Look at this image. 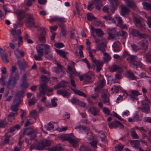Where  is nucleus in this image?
I'll return each instance as SVG.
<instances>
[{
    "mask_svg": "<svg viewBox=\"0 0 151 151\" xmlns=\"http://www.w3.org/2000/svg\"><path fill=\"white\" fill-rule=\"evenodd\" d=\"M104 57H103V59L104 60V63H108V61L111 59V57L108 53L106 52L104 53Z\"/></svg>",
    "mask_w": 151,
    "mask_h": 151,
    "instance_id": "58836bf2",
    "label": "nucleus"
},
{
    "mask_svg": "<svg viewBox=\"0 0 151 151\" xmlns=\"http://www.w3.org/2000/svg\"><path fill=\"white\" fill-rule=\"evenodd\" d=\"M131 47L134 51L136 52L140 49V48L139 47L138 45L134 43L131 45Z\"/></svg>",
    "mask_w": 151,
    "mask_h": 151,
    "instance_id": "09e8293b",
    "label": "nucleus"
},
{
    "mask_svg": "<svg viewBox=\"0 0 151 151\" xmlns=\"http://www.w3.org/2000/svg\"><path fill=\"white\" fill-rule=\"evenodd\" d=\"M106 47V45L103 42H101L100 44L97 45L96 50L98 51H101L102 52H105V48Z\"/></svg>",
    "mask_w": 151,
    "mask_h": 151,
    "instance_id": "a878e982",
    "label": "nucleus"
},
{
    "mask_svg": "<svg viewBox=\"0 0 151 151\" xmlns=\"http://www.w3.org/2000/svg\"><path fill=\"white\" fill-rule=\"evenodd\" d=\"M58 94L61 95L64 97L69 98L70 93L68 92L66 90H59L57 91Z\"/></svg>",
    "mask_w": 151,
    "mask_h": 151,
    "instance_id": "6ab92c4d",
    "label": "nucleus"
},
{
    "mask_svg": "<svg viewBox=\"0 0 151 151\" xmlns=\"http://www.w3.org/2000/svg\"><path fill=\"white\" fill-rule=\"evenodd\" d=\"M126 76L128 78H131V80H135L136 79V77L134 75L132 72H131L130 71H127Z\"/></svg>",
    "mask_w": 151,
    "mask_h": 151,
    "instance_id": "79ce46f5",
    "label": "nucleus"
},
{
    "mask_svg": "<svg viewBox=\"0 0 151 151\" xmlns=\"http://www.w3.org/2000/svg\"><path fill=\"white\" fill-rule=\"evenodd\" d=\"M27 74L26 73H24L21 79L22 83L20 84L19 86L22 89L26 90L29 85L27 79Z\"/></svg>",
    "mask_w": 151,
    "mask_h": 151,
    "instance_id": "0eeeda50",
    "label": "nucleus"
},
{
    "mask_svg": "<svg viewBox=\"0 0 151 151\" xmlns=\"http://www.w3.org/2000/svg\"><path fill=\"white\" fill-rule=\"evenodd\" d=\"M93 76V72L91 71L84 74V80L88 81L92 79V77Z\"/></svg>",
    "mask_w": 151,
    "mask_h": 151,
    "instance_id": "473e14b6",
    "label": "nucleus"
},
{
    "mask_svg": "<svg viewBox=\"0 0 151 151\" xmlns=\"http://www.w3.org/2000/svg\"><path fill=\"white\" fill-rule=\"evenodd\" d=\"M120 67L117 65H113L111 68V69L113 72H114L120 69Z\"/></svg>",
    "mask_w": 151,
    "mask_h": 151,
    "instance_id": "338daca9",
    "label": "nucleus"
},
{
    "mask_svg": "<svg viewBox=\"0 0 151 151\" xmlns=\"http://www.w3.org/2000/svg\"><path fill=\"white\" fill-rule=\"evenodd\" d=\"M55 51L60 56L66 59H68L66 55L68 54V52H66L64 50H60L58 49H55Z\"/></svg>",
    "mask_w": 151,
    "mask_h": 151,
    "instance_id": "cd10ccee",
    "label": "nucleus"
},
{
    "mask_svg": "<svg viewBox=\"0 0 151 151\" xmlns=\"http://www.w3.org/2000/svg\"><path fill=\"white\" fill-rule=\"evenodd\" d=\"M110 2L111 6L114 7L115 9V8L117 6L119 2L118 0H109Z\"/></svg>",
    "mask_w": 151,
    "mask_h": 151,
    "instance_id": "ea45409f",
    "label": "nucleus"
},
{
    "mask_svg": "<svg viewBox=\"0 0 151 151\" xmlns=\"http://www.w3.org/2000/svg\"><path fill=\"white\" fill-rule=\"evenodd\" d=\"M70 38L77 40L78 37V35L75 30L73 29H72V30L70 31Z\"/></svg>",
    "mask_w": 151,
    "mask_h": 151,
    "instance_id": "2f4dec72",
    "label": "nucleus"
},
{
    "mask_svg": "<svg viewBox=\"0 0 151 151\" xmlns=\"http://www.w3.org/2000/svg\"><path fill=\"white\" fill-rule=\"evenodd\" d=\"M37 132L36 130L31 128H25L23 131V134L21 135L19 139L21 140L22 137L25 135H27L29 137V140L32 141L34 140L37 137Z\"/></svg>",
    "mask_w": 151,
    "mask_h": 151,
    "instance_id": "f03ea898",
    "label": "nucleus"
},
{
    "mask_svg": "<svg viewBox=\"0 0 151 151\" xmlns=\"http://www.w3.org/2000/svg\"><path fill=\"white\" fill-rule=\"evenodd\" d=\"M115 10L114 7H112L111 6H105L102 9V10L104 12L108 13L110 15L113 14Z\"/></svg>",
    "mask_w": 151,
    "mask_h": 151,
    "instance_id": "dca6fc26",
    "label": "nucleus"
},
{
    "mask_svg": "<svg viewBox=\"0 0 151 151\" xmlns=\"http://www.w3.org/2000/svg\"><path fill=\"white\" fill-rule=\"evenodd\" d=\"M98 142V141L96 139H94V140H92L90 142V144L92 147L95 148H96L97 147V144Z\"/></svg>",
    "mask_w": 151,
    "mask_h": 151,
    "instance_id": "de8ad7c7",
    "label": "nucleus"
},
{
    "mask_svg": "<svg viewBox=\"0 0 151 151\" xmlns=\"http://www.w3.org/2000/svg\"><path fill=\"white\" fill-rule=\"evenodd\" d=\"M129 33L134 37H139L140 32L136 29L130 28L129 29Z\"/></svg>",
    "mask_w": 151,
    "mask_h": 151,
    "instance_id": "bb28decb",
    "label": "nucleus"
},
{
    "mask_svg": "<svg viewBox=\"0 0 151 151\" xmlns=\"http://www.w3.org/2000/svg\"><path fill=\"white\" fill-rule=\"evenodd\" d=\"M87 18L88 21H90L96 19V18L94 16L91 15L90 14H87Z\"/></svg>",
    "mask_w": 151,
    "mask_h": 151,
    "instance_id": "680f3d73",
    "label": "nucleus"
},
{
    "mask_svg": "<svg viewBox=\"0 0 151 151\" xmlns=\"http://www.w3.org/2000/svg\"><path fill=\"white\" fill-rule=\"evenodd\" d=\"M146 61L149 63H151V54L150 53H146L145 55Z\"/></svg>",
    "mask_w": 151,
    "mask_h": 151,
    "instance_id": "052dcab7",
    "label": "nucleus"
},
{
    "mask_svg": "<svg viewBox=\"0 0 151 151\" xmlns=\"http://www.w3.org/2000/svg\"><path fill=\"white\" fill-rule=\"evenodd\" d=\"M27 17L26 19V25L28 27H31L35 26V22L33 14H27Z\"/></svg>",
    "mask_w": 151,
    "mask_h": 151,
    "instance_id": "20e7f679",
    "label": "nucleus"
},
{
    "mask_svg": "<svg viewBox=\"0 0 151 151\" xmlns=\"http://www.w3.org/2000/svg\"><path fill=\"white\" fill-rule=\"evenodd\" d=\"M22 100L19 99H14L13 101V104L11 106V111L16 113L18 110V107L21 104Z\"/></svg>",
    "mask_w": 151,
    "mask_h": 151,
    "instance_id": "39448f33",
    "label": "nucleus"
},
{
    "mask_svg": "<svg viewBox=\"0 0 151 151\" xmlns=\"http://www.w3.org/2000/svg\"><path fill=\"white\" fill-rule=\"evenodd\" d=\"M117 33L118 34L119 37L120 36L125 37L127 35V32L123 30L120 31Z\"/></svg>",
    "mask_w": 151,
    "mask_h": 151,
    "instance_id": "e2e57ef3",
    "label": "nucleus"
},
{
    "mask_svg": "<svg viewBox=\"0 0 151 151\" xmlns=\"http://www.w3.org/2000/svg\"><path fill=\"white\" fill-rule=\"evenodd\" d=\"M144 9L150 10L151 9V4L147 2H144L142 3Z\"/></svg>",
    "mask_w": 151,
    "mask_h": 151,
    "instance_id": "c03bdc74",
    "label": "nucleus"
},
{
    "mask_svg": "<svg viewBox=\"0 0 151 151\" xmlns=\"http://www.w3.org/2000/svg\"><path fill=\"white\" fill-rule=\"evenodd\" d=\"M2 60L3 62L5 63H7L9 62V60L7 59L8 55L5 54L4 55L1 56Z\"/></svg>",
    "mask_w": 151,
    "mask_h": 151,
    "instance_id": "5fc2aeb1",
    "label": "nucleus"
},
{
    "mask_svg": "<svg viewBox=\"0 0 151 151\" xmlns=\"http://www.w3.org/2000/svg\"><path fill=\"white\" fill-rule=\"evenodd\" d=\"M140 94L139 92L137 90H133L131 92V94L129 95V97L130 99H132L134 100L136 99V98Z\"/></svg>",
    "mask_w": 151,
    "mask_h": 151,
    "instance_id": "72a5a7b5",
    "label": "nucleus"
},
{
    "mask_svg": "<svg viewBox=\"0 0 151 151\" xmlns=\"http://www.w3.org/2000/svg\"><path fill=\"white\" fill-rule=\"evenodd\" d=\"M126 5L129 8H136V6L135 3L132 0H124Z\"/></svg>",
    "mask_w": 151,
    "mask_h": 151,
    "instance_id": "c85d7f7f",
    "label": "nucleus"
},
{
    "mask_svg": "<svg viewBox=\"0 0 151 151\" xmlns=\"http://www.w3.org/2000/svg\"><path fill=\"white\" fill-rule=\"evenodd\" d=\"M131 136L133 139H138L139 138V137L137 134L134 131H132L131 132Z\"/></svg>",
    "mask_w": 151,
    "mask_h": 151,
    "instance_id": "0e129e2a",
    "label": "nucleus"
},
{
    "mask_svg": "<svg viewBox=\"0 0 151 151\" xmlns=\"http://www.w3.org/2000/svg\"><path fill=\"white\" fill-rule=\"evenodd\" d=\"M116 20L118 24V26L122 29H124L126 27V26L124 25H123L122 24V18L120 17H114Z\"/></svg>",
    "mask_w": 151,
    "mask_h": 151,
    "instance_id": "7c9ffc66",
    "label": "nucleus"
},
{
    "mask_svg": "<svg viewBox=\"0 0 151 151\" xmlns=\"http://www.w3.org/2000/svg\"><path fill=\"white\" fill-rule=\"evenodd\" d=\"M129 141L132 147L136 149H138L140 151H144L141 147H139L140 144L138 140H129ZM147 151H151V149H149Z\"/></svg>",
    "mask_w": 151,
    "mask_h": 151,
    "instance_id": "9b49d317",
    "label": "nucleus"
},
{
    "mask_svg": "<svg viewBox=\"0 0 151 151\" xmlns=\"http://www.w3.org/2000/svg\"><path fill=\"white\" fill-rule=\"evenodd\" d=\"M91 114L94 116H96L99 115V112L100 110L97 107L93 106L90 107L88 110Z\"/></svg>",
    "mask_w": 151,
    "mask_h": 151,
    "instance_id": "412c9836",
    "label": "nucleus"
},
{
    "mask_svg": "<svg viewBox=\"0 0 151 151\" xmlns=\"http://www.w3.org/2000/svg\"><path fill=\"white\" fill-rule=\"evenodd\" d=\"M15 114H17L12 112L9 113L8 116V120L9 122H12L14 119Z\"/></svg>",
    "mask_w": 151,
    "mask_h": 151,
    "instance_id": "a19ab883",
    "label": "nucleus"
},
{
    "mask_svg": "<svg viewBox=\"0 0 151 151\" xmlns=\"http://www.w3.org/2000/svg\"><path fill=\"white\" fill-rule=\"evenodd\" d=\"M139 108L142 109L143 112L146 114L149 113L150 112V108L149 105L147 104L143 103L142 104V107Z\"/></svg>",
    "mask_w": 151,
    "mask_h": 151,
    "instance_id": "393cba45",
    "label": "nucleus"
},
{
    "mask_svg": "<svg viewBox=\"0 0 151 151\" xmlns=\"http://www.w3.org/2000/svg\"><path fill=\"white\" fill-rule=\"evenodd\" d=\"M32 117L36 119L37 116V112L35 110H33L30 113Z\"/></svg>",
    "mask_w": 151,
    "mask_h": 151,
    "instance_id": "6e6d98bb",
    "label": "nucleus"
},
{
    "mask_svg": "<svg viewBox=\"0 0 151 151\" xmlns=\"http://www.w3.org/2000/svg\"><path fill=\"white\" fill-rule=\"evenodd\" d=\"M129 57L127 58V60L129 63H133L136 61L137 57L134 55H129Z\"/></svg>",
    "mask_w": 151,
    "mask_h": 151,
    "instance_id": "f704fd0d",
    "label": "nucleus"
},
{
    "mask_svg": "<svg viewBox=\"0 0 151 151\" xmlns=\"http://www.w3.org/2000/svg\"><path fill=\"white\" fill-rule=\"evenodd\" d=\"M50 23L54 22H58L59 23H65L66 21L65 20V18L63 17H60L58 16L54 17L49 20Z\"/></svg>",
    "mask_w": 151,
    "mask_h": 151,
    "instance_id": "f3484780",
    "label": "nucleus"
},
{
    "mask_svg": "<svg viewBox=\"0 0 151 151\" xmlns=\"http://www.w3.org/2000/svg\"><path fill=\"white\" fill-rule=\"evenodd\" d=\"M93 63V65H96V71L97 72H99L101 69L104 63L101 61H99V60H97L95 61Z\"/></svg>",
    "mask_w": 151,
    "mask_h": 151,
    "instance_id": "aec40b11",
    "label": "nucleus"
},
{
    "mask_svg": "<svg viewBox=\"0 0 151 151\" xmlns=\"http://www.w3.org/2000/svg\"><path fill=\"white\" fill-rule=\"evenodd\" d=\"M8 124V123L5 120L0 121V127H5Z\"/></svg>",
    "mask_w": 151,
    "mask_h": 151,
    "instance_id": "69168bd1",
    "label": "nucleus"
},
{
    "mask_svg": "<svg viewBox=\"0 0 151 151\" xmlns=\"http://www.w3.org/2000/svg\"><path fill=\"white\" fill-rule=\"evenodd\" d=\"M40 78L41 81L42 82L44 83V84L47 83L50 80V78L47 77L46 76L43 75L41 76Z\"/></svg>",
    "mask_w": 151,
    "mask_h": 151,
    "instance_id": "37998d69",
    "label": "nucleus"
},
{
    "mask_svg": "<svg viewBox=\"0 0 151 151\" xmlns=\"http://www.w3.org/2000/svg\"><path fill=\"white\" fill-rule=\"evenodd\" d=\"M129 12V9L126 6H123L122 8L121 12V14L123 16H125Z\"/></svg>",
    "mask_w": 151,
    "mask_h": 151,
    "instance_id": "4c0bfd02",
    "label": "nucleus"
},
{
    "mask_svg": "<svg viewBox=\"0 0 151 151\" xmlns=\"http://www.w3.org/2000/svg\"><path fill=\"white\" fill-rule=\"evenodd\" d=\"M25 90L24 89H22L21 90L17 92L16 93V96L17 98L15 99H21L20 98H22L24 96V94L25 93Z\"/></svg>",
    "mask_w": 151,
    "mask_h": 151,
    "instance_id": "c9c22d12",
    "label": "nucleus"
},
{
    "mask_svg": "<svg viewBox=\"0 0 151 151\" xmlns=\"http://www.w3.org/2000/svg\"><path fill=\"white\" fill-rule=\"evenodd\" d=\"M109 127L110 129L113 128H116L118 127L119 129H122L124 127V125L121 123V122L117 120H115L109 124Z\"/></svg>",
    "mask_w": 151,
    "mask_h": 151,
    "instance_id": "1a4fd4ad",
    "label": "nucleus"
},
{
    "mask_svg": "<svg viewBox=\"0 0 151 151\" xmlns=\"http://www.w3.org/2000/svg\"><path fill=\"white\" fill-rule=\"evenodd\" d=\"M94 2L93 1H91L88 2V4L87 6V9L90 11H92L94 8V7H92V6L94 4Z\"/></svg>",
    "mask_w": 151,
    "mask_h": 151,
    "instance_id": "603ef678",
    "label": "nucleus"
},
{
    "mask_svg": "<svg viewBox=\"0 0 151 151\" xmlns=\"http://www.w3.org/2000/svg\"><path fill=\"white\" fill-rule=\"evenodd\" d=\"M56 100H57L58 99L57 98L55 97L51 99V107H55L57 106V104L55 101Z\"/></svg>",
    "mask_w": 151,
    "mask_h": 151,
    "instance_id": "bf43d9fd",
    "label": "nucleus"
},
{
    "mask_svg": "<svg viewBox=\"0 0 151 151\" xmlns=\"http://www.w3.org/2000/svg\"><path fill=\"white\" fill-rule=\"evenodd\" d=\"M37 55H35L34 58L36 60L40 61L42 60V56L45 53H47L51 51L50 46L46 44H39L36 47Z\"/></svg>",
    "mask_w": 151,
    "mask_h": 151,
    "instance_id": "f257e3e1",
    "label": "nucleus"
},
{
    "mask_svg": "<svg viewBox=\"0 0 151 151\" xmlns=\"http://www.w3.org/2000/svg\"><path fill=\"white\" fill-rule=\"evenodd\" d=\"M72 90L75 94H76L80 96H82L85 97H86L87 96L86 95L84 92L80 90H77L76 89H72Z\"/></svg>",
    "mask_w": 151,
    "mask_h": 151,
    "instance_id": "e433bc0d",
    "label": "nucleus"
},
{
    "mask_svg": "<svg viewBox=\"0 0 151 151\" xmlns=\"http://www.w3.org/2000/svg\"><path fill=\"white\" fill-rule=\"evenodd\" d=\"M75 128L76 129H78L80 130L82 129V130L86 132L87 134H88L90 130L88 127L84 125H80L79 126H77L75 127Z\"/></svg>",
    "mask_w": 151,
    "mask_h": 151,
    "instance_id": "c756f323",
    "label": "nucleus"
},
{
    "mask_svg": "<svg viewBox=\"0 0 151 151\" xmlns=\"http://www.w3.org/2000/svg\"><path fill=\"white\" fill-rule=\"evenodd\" d=\"M109 38L110 39H119V37L117 32H116L114 30H111V32L109 34Z\"/></svg>",
    "mask_w": 151,
    "mask_h": 151,
    "instance_id": "4be33fe9",
    "label": "nucleus"
},
{
    "mask_svg": "<svg viewBox=\"0 0 151 151\" xmlns=\"http://www.w3.org/2000/svg\"><path fill=\"white\" fill-rule=\"evenodd\" d=\"M17 64L19 66L20 69L25 70L27 67L28 63L25 62L24 60L22 61L20 60H19L17 61Z\"/></svg>",
    "mask_w": 151,
    "mask_h": 151,
    "instance_id": "2eb2a0df",
    "label": "nucleus"
},
{
    "mask_svg": "<svg viewBox=\"0 0 151 151\" xmlns=\"http://www.w3.org/2000/svg\"><path fill=\"white\" fill-rule=\"evenodd\" d=\"M11 78H12V79L13 80L17 82V81L19 79V72H16L14 76L13 77H12Z\"/></svg>",
    "mask_w": 151,
    "mask_h": 151,
    "instance_id": "864d4df0",
    "label": "nucleus"
},
{
    "mask_svg": "<svg viewBox=\"0 0 151 151\" xmlns=\"http://www.w3.org/2000/svg\"><path fill=\"white\" fill-rule=\"evenodd\" d=\"M62 149L61 147L55 146L50 148L49 150L50 151H61Z\"/></svg>",
    "mask_w": 151,
    "mask_h": 151,
    "instance_id": "3c124183",
    "label": "nucleus"
},
{
    "mask_svg": "<svg viewBox=\"0 0 151 151\" xmlns=\"http://www.w3.org/2000/svg\"><path fill=\"white\" fill-rule=\"evenodd\" d=\"M133 20L135 24L138 28L141 29H145V25L144 24L142 23L139 19L135 17Z\"/></svg>",
    "mask_w": 151,
    "mask_h": 151,
    "instance_id": "f8f14e48",
    "label": "nucleus"
},
{
    "mask_svg": "<svg viewBox=\"0 0 151 151\" xmlns=\"http://www.w3.org/2000/svg\"><path fill=\"white\" fill-rule=\"evenodd\" d=\"M51 144L50 141L47 139L43 140L37 144V149L38 150H43L46 147L49 146Z\"/></svg>",
    "mask_w": 151,
    "mask_h": 151,
    "instance_id": "423d86ee",
    "label": "nucleus"
},
{
    "mask_svg": "<svg viewBox=\"0 0 151 151\" xmlns=\"http://www.w3.org/2000/svg\"><path fill=\"white\" fill-rule=\"evenodd\" d=\"M95 31L96 34L99 37H101L104 35V32L100 29H95Z\"/></svg>",
    "mask_w": 151,
    "mask_h": 151,
    "instance_id": "a18cd8bd",
    "label": "nucleus"
},
{
    "mask_svg": "<svg viewBox=\"0 0 151 151\" xmlns=\"http://www.w3.org/2000/svg\"><path fill=\"white\" fill-rule=\"evenodd\" d=\"M114 48V51L115 52H117L120 50L119 46L116 43L114 42L112 45Z\"/></svg>",
    "mask_w": 151,
    "mask_h": 151,
    "instance_id": "8fccbe9b",
    "label": "nucleus"
},
{
    "mask_svg": "<svg viewBox=\"0 0 151 151\" xmlns=\"http://www.w3.org/2000/svg\"><path fill=\"white\" fill-rule=\"evenodd\" d=\"M11 32L14 39V40H12V42H14V40L17 41V40L18 36L17 35V34L16 30L14 29H12Z\"/></svg>",
    "mask_w": 151,
    "mask_h": 151,
    "instance_id": "49530a36",
    "label": "nucleus"
},
{
    "mask_svg": "<svg viewBox=\"0 0 151 151\" xmlns=\"http://www.w3.org/2000/svg\"><path fill=\"white\" fill-rule=\"evenodd\" d=\"M101 97L103 99V103L109 106L110 105L109 99V97H108L106 93H103L101 96Z\"/></svg>",
    "mask_w": 151,
    "mask_h": 151,
    "instance_id": "5701e85b",
    "label": "nucleus"
},
{
    "mask_svg": "<svg viewBox=\"0 0 151 151\" xmlns=\"http://www.w3.org/2000/svg\"><path fill=\"white\" fill-rule=\"evenodd\" d=\"M123 146L117 145L115 147V150L116 151H122L124 148Z\"/></svg>",
    "mask_w": 151,
    "mask_h": 151,
    "instance_id": "774afa93",
    "label": "nucleus"
},
{
    "mask_svg": "<svg viewBox=\"0 0 151 151\" xmlns=\"http://www.w3.org/2000/svg\"><path fill=\"white\" fill-rule=\"evenodd\" d=\"M61 139L63 142L65 141H68L71 144L73 145V147H78V142L77 141L71 137L68 136H64L62 137Z\"/></svg>",
    "mask_w": 151,
    "mask_h": 151,
    "instance_id": "9d476101",
    "label": "nucleus"
},
{
    "mask_svg": "<svg viewBox=\"0 0 151 151\" xmlns=\"http://www.w3.org/2000/svg\"><path fill=\"white\" fill-rule=\"evenodd\" d=\"M18 17V20L19 22H17L19 24L22 25L23 23L21 21L24 19L25 17V12L23 10H20L17 12Z\"/></svg>",
    "mask_w": 151,
    "mask_h": 151,
    "instance_id": "4468645a",
    "label": "nucleus"
},
{
    "mask_svg": "<svg viewBox=\"0 0 151 151\" xmlns=\"http://www.w3.org/2000/svg\"><path fill=\"white\" fill-rule=\"evenodd\" d=\"M105 83V81L104 79L100 81V82H98L97 83V86L94 88V91L95 92L94 94L91 96L92 99L96 100L99 97V94L100 92V90L103 88Z\"/></svg>",
    "mask_w": 151,
    "mask_h": 151,
    "instance_id": "7ed1b4c3",
    "label": "nucleus"
},
{
    "mask_svg": "<svg viewBox=\"0 0 151 151\" xmlns=\"http://www.w3.org/2000/svg\"><path fill=\"white\" fill-rule=\"evenodd\" d=\"M16 81L12 79V78L10 77L7 84V88L8 89L13 88L16 85Z\"/></svg>",
    "mask_w": 151,
    "mask_h": 151,
    "instance_id": "a211bd4d",
    "label": "nucleus"
},
{
    "mask_svg": "<svg viewBox=\"0 0 151 151\" xmlns=\"http://www.w3.org/2000/svg\"><path fill=\"white\" fill-rule=\"evenodd\" d=\"M44 54L45 57L48 59H51L53 58L52 55L51 51L48 52L47 53H45Z\"/></svg>",
    "mask_w": 151,
    "mask_h": 151,
    "instance_id": "4d7b16f0",
    "label": "nucleus"
},
{
    "mask_svg": "<svg viewBox=\"0 0 151 151\" xmlns=\"http://www.w3.org/2000/svg\"><path fill=\"white\" fill-rule=\"evenodd\" d=\"M138 44L143 47L145 53L148 49V42L147 40H141L138 42Z\"/></svg>",
    "mask_w": 151,
    "mask_h": 151,
    "instance_id": "b1692460",
    "label": "nucleus"
},
{
    "mask_svg": "<svg viewBox=\"0 0 151 151\" xmlns=\"http://www.w3.org/2000/svg\"><path fill=\"white\" fill-rule=\"evenodd\" d=\"M41 32L38 38L39 41L42 43L46 42L45 35L46 34V28L45 27H42L40 28Z\"/></svg>",
    "mask_w": 151,
    "mask_h": 151,
    "instance_id": "6e6552de",
    "label": "nucleus"
},
{
    "mask_svg": "<svg viewBox=\"0 0 151 151\" xmlns=\"http://www.w3.org/2000/svg\"><path fill=\"white\" fill-rule=\"evenodd\" d=\"M79 100L74 97L72 98L70 100V101L73 104L77 105Z\"/></svg>",
    "mask_w": 151,
    "mask_h": 151,
    "instance_id": "13d9d810",
    "label": "nucleus"
},
{
    "mask_svg": "<svg viewBox=\"0 0 151 151\" xmlns=\"http://www.w3.org/2000/svg\"><path fill=\"white\" fill-rule=\"evenodd\" d=\"M47 90V87L46 85L45 84H43L41 85L39 88V93H37V96L38 97L41 96L42 94L45 95L46 93V91Z\"/></svg>",
    "mask_w": 151,
    "mask_h": 151,
    "instance_id": "ddd939ff",
    "label": "nucleus"
}]
</instances>
